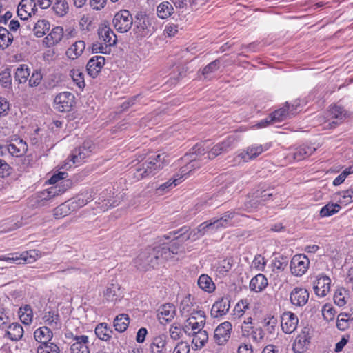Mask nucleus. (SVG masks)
Segmentation results:
<instances>
[{
  "label": "nucleus",
  "mask_w": 353,
  "mask_h": 353,
  "mask_svg": "<svg viewBox=\"0 0 353 353\" xmlns=\"http://www.w3.org/2000/svg\"><path fill=\"white\" fill-rule=\"evenodd\" d=\"M232 324L228 321L221 323L214 330V339L219 345H225L230 338Z\"/></svg>",
  "instance_id": "obj_14"
},
{
  "label": "nucleus",
  "mask_w": 353,
  "mask_h": 353,
  "mask_svg": "<svg viewBox=\"0 0 353 353\" xmlns=\"http://www.w3.org/2000/svg\"><path fill=\"white\" fill-rule=\"evenodd\" d=\"M50 24L47 20H39L34 26V32L37 37H41L49 30Z\"/></svg>",
  "instance_id": "obj_48"
},
{
  "label": "nucleus",
  "mask_w": 353,
  "mask_h": 353,
  "mask_svg": "<svg viewBox=\"0 0 353 353\" xmlns=\"http://www.w3.org/2000/svg\"><path fill=\"white\" fill-rule=\"evenodd\" d=\"M165 157V153L154 154L139 162L131 171L134 179L139 181L156 174L168 163Z\"/></svg>",
  "instance_id": "obj_2"
},
{
  "label": "nucleus",
  "mask_w": 353,
  "mask_h": 353,
  "mask_svg": "<svg viewBox=\"0 0 353 353\" xmlns=\"http://www.w3.org/2000/svg\"><path fill=\"white\" fill-rule=\"evenodd\" d=\"M74 342L70 346L71 353H90L89 338L86 335L74 336Z\"/></svg>",
  "instance_id": "obj_23"
},
{
  "label": "nucleus",
  "mask_w": 353,
  "mask_h": 353,
  "mask_svg": "<svg viewBox=\"0 0 353 353\" xmlns=\"http://www.w3.org/2000/svg\"><path fill=\"white\" fill-rule=\"evenodd\" d=\"M42 320L47 327L52 330H59L62 326L59 312L55 310H45L42 316Z\"/></svg>",
  "instance_id": "obj_18"
},
{
  "label": "nucleus",
  "mask_w": 353,
  "mask_h": 353,
  "mask_svg": "<svg viewBox=\"0 0 353 353\" xmlns=\"http://www.w3.org/2000/svg\"><path fill=\"white\" fill-rule=\"evenodd\" d=\"M321 312L323 319L325 321H331L334 320L336 315V310L331 304H325L322 307Z\"/></svg>",
  "instance_id": "obj_57"
},
{
  "label": "nucleus",
  "mask_w": 353,
  "mask_h": 353,
  "mask_svg": "<svg viewBox=\"0 0 353 353\" xmlns=\"http://www.w3.org/2000/svg\"><path fill=\"white\" fill-rule=\"evenodd\" d=\"M94 332L99 340L105 342H108L111 340L113 334L112 330L106 323L98 324L94 329Z\"/></svg>",
  "instance_id": "obj_34"
},
{
  "label": "nucleus",
  "mask_w": 353,
  "mask_h": 353,
  "mask_svg": "<svg viewBox=\"0 0 353 353\" xmlns=\"http://www.w3.org/2000/svg\"><path fill=\"white\" fill-rule=\"evenodd\" d=\"M85 48V43L83 41H77L68 48L65 55L70 59L74 60L82 54Z\"/></svg>",
  "instance_id": "obj_32"
},
{
  "label": "nucleus",
  "mask_w": 353,
  "mask_h": 353,
  "mask_svg": "<svg viewBox=\"0 0 353 353\" xmlns=\"http://www.w3.org/2000/svg\"><path fill=\"white\" fill-rule=\"evenodd\" d=\"M63 28L61 26L54 27L50 33L43 39V44L46 47L57 45L63 37Z\"/></svg>",
  "instance_id": "obj_22"
},
{
  "label": "nucleus",
  "mask_w": 353,
  "mask_h": 353,
  "mask_svg": "<svg viewBox=\"0 0 353 353\" xmlns=\"http://www.w3.org/2000/svg\"><path fill=\"white\" fill-rule=\"evenodd\" d=\"M1 153L8 152L12 157H21L28 150V145L25 141L18 135L14 134L9 137L6 144L0 145Z\"/></svg>",
  "instance_id": "obj_3"
},
{
  "label": "nucleus",
  "mask_w": 353,
  "mask_h": 353,
  "mask_svg": "<svg viewBox=\"0 0 353 353\" xmlns=\"http://www.w3.org/2000/svg\"><path fill=\"white\" fill-rule=\"evenodd\" d=\"M234 264V259L232 257H226L225 259L221 260L217 266V270L219 273L224 274L226 272H229Z\"/></svg>",
  "instance_id": "obj_55"
},
{
  "label": "nucleus",
  "mask_w": 353,
  "mask_h": 353,
  "mask_svg": "<svg viewBox=\"0 0 353 353\" xmlns=\"http://www.w3.org/2000/svg\"><path fill=\"white\" fill-rule=\"evenodd\" d=\"M65 190V188L61 190L60 188H58V187L57 186L51 187L48 190H46L41 192L42 196H41V198L45 200L50 199L55 195L64 192Z\"/></svg>",
  "instance_id": "obj_59"
},
{
  "label": "nucleus",
  "mask_w": 353,
  "mask_h": 353,
  "mask_svg": "<svg viewBox=\"0 0 353 353\" xmlns=\"http://www.w3.org/2000/svg\"><path fill=\"white\" fill-rule=\"evenodd\" d=\"M268 285V279L263 274H258L254 276L250 282V289L254 292H261Z\"/></svg>",
  "instance_id": "obj_30"
},
{
  "label": "nucleus",
  "mask_w": 353,
  "mask_h": 353,
  "mask_svg": "<svg viewBox=\"0 0 353 353\" xmlns=\"http://www.w3.org/2000/svg\"><path fill=\"white\" fill-rule=\"evenodd\" d=\"M30 75V70L26 64H21L15 70L14 80L18 83H24Z\"/></svg>",
  "instance_id": "obj_40"
},
{
  "label": "nucleus",
  "mask_w": 353,
  "mask_h": 353,
  "mask_svg": "<svg viewBox=\"0 0 353 353\" xmlns=\"http://www.w3.org/2000/svg\"><path fill=\"white\" fill-rule=\"evenodd\" d=\"M130 323V317L126 314L117 315L113 322V325L116 331L119 332H125L128 327Z\"/></svg>",
  "instance_id": "obj_38"
},
{
  "label": "nucleus",
  "mask_w": 353,
  "mask_h": 353,
  "mask_svg": "<svg viewBox=\"0 0 353 353\" xmlns=\"http://www.w3.org/2000/svg\"><path fill=\"white\" fill-rule=\"evenodd\" d=\"M230 307V301L228 297H222L212 305L210 314L213 318H218L226 314Z\"/></svg>",
  "instance_id": "obj_20"
},
{
  "label": "nucleus",
  "mask_w": 353,
  "mask_h": 353,
  "mask_svg": "<svg viewBox=\"0 0 353 353\" xmlns=\"http://www.w3.org/2000/svg\"><path fill=\"white\" fill-rule=\"evenodd\" d=\"M74 96L70 92H63L57 94L54 99V107L61 112L71 110L74 104Z\"/></svg>",
  "instance_id": "obj_10"
},
{
  "label": "nucleus",
  "mask_w": 353,
  "mask_h": 353,
  "mask_svg": "<svg viewBox=\"0 0 353 353\" xmlns=\"http://www.w3.org/2000/svg\"><path fill=\"white\" fill-rule=\"evenodd\" d=\"M43 76L40 72L38 70H34L32 74L30 77L29 81H28V85L31 88L37 87L38 86L41 80H42Z\"/></svg>",
  "instance_id": "obj_64"
},
{
  "label": "nucleus",
  "mask_w": 353,
  "mask_h": 353,
  "mask_svg": "<svg viewBox=\"0 0 353 353\" xmlns=\"http://www.w3.org/2000/svg\"><path fill=\"white\" fill-rule=\"evenodd\" d=\"M350 299V291L345 288H338L334 294L333 300L339 307L345 306Z\"/></svg>",
  "instance_id": "obj_33"
},
{
  "label": "nucleus",
  "mask_w": 353,
  "mask_h": 353,
  "mask_svg": "<svg viewBox=\"0 0 353 353\" xmlns=\"http://www.w3.org/2000/svg\"><path fill=\"white\" fill-rule=\"evenodd\" d=\"M271 144L268 143L265 144H252L248 146L245 150L241 151L238 157L244 162H248L254 159L263 152L270 148Z\"/></svg>",
  "instance_id": "obj_11"
},
{
  "label": "nucleus",
  "mask_w": 353,
  "mask_h": 353,
  "mask_svg": "<svg viewBox=\"0 0 353 353\" xmlns=\"http://www.w3.org/2000/svg\"><path fill=\"white\" fill-rule=\"evenodd\" d=\"M134 32L137 37L143 38L149 37L152 33V30L148 18L144 17L137 18L134 22Z\"/></svg>",
  "instance_id": "obj_16"
},
{
  "label": "nucleus",
  "mask_w": 353,
  "mask_h": 353,
  "mask_svg": "<svg viewBox=\"0 0 353 353\" xmlns=\"http://www.w3.org/2000/svg\"><path fill=\"white\" fill-rule=\"evenodd\" d=\"M72 81L79 88H83L85 85L84 74L80 69H72L70 72Z\"/></svg>",
  "instance_id": "obj_51"
},
{
  "label": "nucleus",
  "mask_w": 353,
  "mask_h": 353,
  "mask_svg": "<svg viewBox=\"0 0 353 353\" xmlns=\"http://www.w3.org/2000/svg\"><path fill=\"white\" fill-rule=\"evenodd\" d=\"M341 210V206L338 203H328L324 205L320 210L321 217L331 216L337 213Z\"/></svg>",
  "instance_id": "obj_47"
},
{
  "label": "nucleus",
  "mask_w": 353,
  "mask_h": 353,
  "mask_svg": "<svg viewBox=\"0 0 353 353\" xmlns=\"http://www.w3.org/2000/svg\"><path fill=\"white\" fill-rule=\"evenodd\" d=\"M290 266L293 275L301 276L307 271L310 266V260L305 254H296L292 257Z\"/></svg>",
  "instance_id": "obj_9"
},
{
  "label": "nucleus",
  "mask_w": 353,
  "mask_h": 353,
  "mask_svg": "<svg viewBox=\"0 0 353 353\" xmlns=\"http://www.w3.org/2000/svg\"><path fill=\"white\" fill-rule=\"evenodd\" d=\"M299 106V103L290 105L286 102L282 108L272 112L271 114L275 123L292 118V117L295 115L296 113L297 108Z\"/></svg>",
  "instance_id": "obj_12"
},
{
  "label": "nucleus",
  "mask_w": 353,
  "mask_h": 353,
  "mask_svg": "<svg viewBox=\"0 0 353 353\" xmlns=\"http://www.w3.org/2000/svg\"><path fill=\"white\" fill-rule=\"evenodd\" d=\"M277 318L268 315L263 319V325L269 334H274L277 326Z\"/></svg>",
  "instance_id": "obj_50"
},
{
  "label": "nucleus",
  "mask_w": 353,
  "mask_h": 353,
  "mask_svg": "<svg viewBox=\"0 0 353 353\" xmlns=\"http://www.w3.org/2000/svg\"><path fill=\"white\" fill-rule=\"evenodd\" d=\"M179 239L178 236L169 243L163 242L154 248H148L141 252L134 259V265L141 270L146 271L172 258L181 250Z\"/></svg>",
  "instance_id": "obj_1"
},
{
  "label": "nucleus",
  "mask_w": 353,
  "mask_h": 353,
  "mask_svg": "<svg viewBox=\"0 0 353 353\" xmlns=\"http://www.w3.org/2000/svg\"><path fill=\"white\" fill-rule=\"evenodd\" d=\"M96 145L91 140L85 141L81 145L76 148L70 156V161L73 164H81L87 158L96 152Z\"/></svg>",
  "instance_id": "obj_4"
},
{
  "label": "nucleus",
  "mask_w": 353,
  "mask_h": 353,
  "mask_svg": "<svg viewBox=\"0 0 353 353\" xmlns=\"http://www.w3.org/2000/svg\"><path fill=\"white\" fill-rule=\"evenodd\" d=\"M234 139L232 137H229L223 140L222 142L215 145L210 151L208 153V158L212 159L218 155L227 152L232 149Z\"/></svg>",
  "instance_id": "obj_17"
},
{
  "label": "nucleus",
  "mask_w": 353,
  "mask_h": 353,
  "mask_svg": "<svg viewBox=\"0 0 353 353\" xmlns=\"http://www.w3.org/2000/svg\"><path fill=\"white\" fill-rule=\"evenodd\" d=\"M331 282V279L328 276L324 274H319L314 282L315 294L320 298L326 296L330 291Z\"/></svg>",
  "instance_id": "obj_13"
},
{
  "label": "nucleus",
  "mask_w": 353,
  "mask_h": 353,
  "mask_svg": "<svg viewBox=\"0 0 353 353\" xmlns=\"http://www.w3.org/2000/svg\"><path fill=\"white\" fill-rule=\"evenodd\" d=\"M346 117V111L339 105L330 107L326 113L325 121L323 123V129L335 128Z\"/></svg>",
  "instance_id": "obj_6"
},
{
  "label": "nucleus",
  "mask_w": 353,
  "mask_h": 353,
  "mask_svg": "<svg viewBox=\"0 0 353 353\" xmlns=\"http://www.w3.org/2000/svg\"><path fill=\"white\" fill-rule=\"evenodd\" d=\"M299 319L297 316L291 312H285L281 316V328L286 334H291L294 332L297 327Z\"/></svg>",
  "instance_id": "obj_15"
},
{
  "label": "nucleus",
  "mask_w": 353,
  "mask_h": 353,
  "mask_svg": "<svg viewBox=\"0 0 353 353\" xmlns=\"http://www.w3.org/2000/svg\"><path fill=\"white\" fill-rule=\"evenodd\" d=\"M93 199L94 196L92 194V191L90 190H84L74 199V201L72 203V204H74V206H72V208L74 210L76 208H81Z\"/></svg>",
  "instance_id": "obj_37"
},
{
  "label": "nucleus",
  "mask_w": 353,
  "mask_h": 353,
  "mask_svg": "<svg viewBox=\"0 0 353 353\" xmlns=\"http://www.w3.org/2000/svg\"><path fill=\"white\" fill-rule=\"evenodd\" d=\"M183 177V175L181 174L180 176H176L174 178L170 179L168 181L160 185L159 190L161 191H165L176 187L177 185L181 183Z\"/></svg>",
  "instance_id": "obj_54"
},
{
  "label": "nucleus",
  "mask_w": 353,
  "mask_h": 353,
  "mask_svg": "<svg viewBox=\"0 0 353 353\" xmlns=\"http://www.w3.org/2000/svg\"><path fill=\"white\" fill-rule=\"evenodd\" d=\"M167 336L160 334L154 336L149 346L150 353H166Z\"/></svg>",
  "instance_id": "obj_26"
},
{
  "label": "nucleus",
  "mask_w": 353,
  "mask_h": 353,
  "mask_svg": "<svg viewBox=\"0 0 353 353\" xmlns=\"http://www.w3.org/2000/svg\"><path fill=\"white\" fill-rule=\"evenodd\" d=\"M34 337L35 340L39 343H48L52 341L53 337V333L52 329L47 327L43 326L37 328L34 332Z\"/></svg>",
  "instance_id": "obj_35"
},
{
  "label": "nucleus",
  "mask_w": 353,
  "mask_h": 353,
  "mask_svg": "<svg viewBox=\"0 0 353 353\" xmlns=\"http://www.w3.org/2000/svg\"><path fill=\"white\" fill-rule=\"evenodd\" d=\"M71 211L70 204L63 203L54 209L53 216L55 219H61L68 215Z\"/></svg>",
  "instance_id": "obj_52"
},
{
  "label": "nucleus",
  "mask_w": 353,
  "mask_h": 353,
  "mask_svg": "<svg viewBox=\"0 0 353 353\" xmlns=\"http://www.w3.org/2000/svg\"><path fill=\"white\" fill-rule=\"evenodd\" d=\"M275 196L273 192L270 190H257L256 192V197L259 198L256 202L259 204L265 205L268 201L272 200Z\"/></svg>",
  "instance_id": "obj_53"
},
{
  "label": "nucleus",
  "mask_w": 353,
  "mask_h": 353,
  "mask_svg": "<svg viewBox=\"0 0 353 353\" xmlns=\"http://www.w3.org/2000/svg\"><path fill=\"white\" fill-rule=\"evenodd\" d=\"M39 256V251L30 250L21 253H9L7 255H0V261L17 264L31 263L34 262Z\"/></svg>",
  "instance_id": "obj_5"
},
{
  "label": "nucleus",
  "mask_w": 353,
  "mask_h": 353,
  "mask_svg": "<svg viewBox=\"0 0 353 353\" xmlns=\"http://www.w3.org/2000/svg\"><path fill=\"white\" fill-rule=\"evenodd\" d=\"M183 327L179 323H174L169 328L170 338L174 341L180 339L183 336Z\"/></svg>",
  "instance_id": "obj_56"
},
{
  "label": "nucleus",
  "mask_w": 353,
  "mask_h": 353,
  "mask_svg": "<svg viewBox=\"0 0 353 353\" xmlns=\"http://www.w3.org/2000/svg\"><path fill=\"white\" fill-rule=\"evenodd\" d=\"M5 331L4 337L12 341H18L23 336L24 330L19 323H10L3 330Z\"/></svg>",
  "instance_id": "obj_21"
},
{
  "label": "nucleus",
  "mask_w": 353,
  "mask_h": 353,
  "mask_svg": "<svg viewBox=\"0 0 353 353\" xmlns=\"http://www.w3.org/2000/svg\"><path fill=\"white\" fill-rule=\"evenodd\" d=\"M315 150L316 149L312 146L302 145L296 148L291 155L295 161H299L309 157Z\"/></svg>",
  "instance_id": "obj_31"
},
{
  "label": "nucleus",
  "mask_w": 353,
  "mask_h": 353,
  "mask_svg": "<svg viewBox=\"0 0 353 353\" xmlns=\"http://www.w3.org/2000/svg\"><path fill=\"white\" fill-rule=\"evenodd\" d=\"M309 299L308 291L303 288L296 287L290 293V299L292 305L297 307L305 305Z\"/></svg>",
  "instance_id": "obj_19"
},
{
  "label": "nucleus",
  "mask_w": 353,
  "mask_h": 353,
  "mask_svg": "<svg viewBox=\"0 0 353 353\" xmlns=\"http://www.w3.org/2000/svg\"><path fill=\"white\" fill-rule=\"evenodd\" d=\"M209 232H216L212 219L201 223L196 229L190 232L186 239H192L193 240H195L203 236Z\"/></svg>",
  "instance_id": "obj_25"
},
{
  "label": "nucleus",
  "mask_w": 353,
  "mask_h": 353,
  "mask_svg": "<svg viewBox=\"0 0 353 353\" xmlns=\"http://www.w3.org/2000/svg\"><path fill=\"white\" fill-rule=\"evenodd\" d=\"M19 316L21 321L25 325H30L32 322L33 312L29 305H26L19 308Z\"/></svg>",
  "instance_id": "obj_43"
},
{
  "label": "nucleus",
  "mask_w": 353,
  "mask_h": 353,
  "mask_svg": "<svg viewBox=\"0 0 353 353\" xmlns=\"http://www.w3.org/2000/svg\"><path fill=\"white\" fill-rule=\"evenodd\" d=\"M112 23L119 32H127L133 24L132 16L127 10H120L115 14Z\"/></svg>",
  "instance_id": "obj_8"
},
{
  "label": "nucleus",
  "mask_w": 353,
  "mask_h": 353,
  "mask_svg": "<svg viewBox=\"0 0 353 353\" xmlns=\"http://www.w3.org/2000/svg\"><path fill=\"white\" fill-rule=\"evenodd\" d=\"M120 290V287L117 283H111L110 284L105 291L104 292V298L107 301H117L120 294H119Z\"/></svg>",
  "instance_id": "obj_42"
},
{
  "label": "nucleus",
  "mask_w": 353,
  "mask_h": 353,
  "mask_svg": "<svg viewBox=\"0 0 353 353\" xmlns=\"http://www.w3.org/2000/svg\"><path fill=\"white\" fill-rule=\"evenodd\" d=\"M105 64V58L103 56H94L88 62L86 69L88 74L94 78Z\"/></svg>",
  "instance_id": "obj_24"
},
{
  "label": "nucleus",
  "mask_w": 353,
  "mask_h": 353,
  "mask_svg": "<svg viewBox=\"0 0 353 353\" xmlns=\"http://www.w3.org/2000/svg\"><path fill=\"white\" fill-rule=\"evenodd\" d=\"M37 353H61L59 347L52 341L39 344L37 347Z\"/></svg>",
  "instance_id": "obj_45"
},
{
  "label": "nucleus",
  "mask_w": 353,
  "mask_h": 353,
  "mask_svg": "<svg viewBox=\"0 0 353 353\" xmlns=\"http://www.w3.org/2000/svg\"><path fill=\"white\" fill-rule=\"evenodd\" d=\"M336 199L341 205H347L353 202V187L339 192L336 194Z\"/></svg>",
  "instance_id": "obj_44"
},
{
  "label": "nucleus",
  "mask_w": 353,
  "mask_h": 353,
  "mask_svg": "<svg viewBox=\"0 0 353 353\" xmlns=\"http://www.w3.org/2000/svg\"><path fill=\"white\" fill-rule=\"evenodd\" d=\"M220 66V61L219 60H214L208 64L203 70L202 74L205 78H208L209 75L216 72Z\"/></svg>",
  "instance_id": "obj_60"
},
{
  "label": "nucleus",
  "mask_w": 353,
  "mask_h": 353,
  "mask_svg": "<svg viewBox=\"0 0 353 353\" xmlns=\"http://www.w3.org/2000/svg\"><path fill=\"white\" fill-rule=\"evenodd\" d=\"M287 266V261L285 258L281 257V259L275 258L272 262V270L276 272H280L284 270Z\"/></svg>",
  "instance_id": "obj_63"
},
{
  "label": "nucleus",
  "mask_w": 353,
  "mask_h": 353,
  "mask_svg": "<svg viewBox=\"0 0 353 353\" xmlns=\"http://www.w3.org/2000/svg\"><path fill=\"white\" fill-rule=\"evenodd\" d=\"M11 72L9 68H6L0 72V83L3 88H8L11 85Z\"/></svg>",
  "instance_id": "obj_62"
},
{
  "label": "nucleus",
  "mask_w": 353,
  "mask_h": 353,
  "mask_svg": "<svg viewBox=\"0 0 353 353\" xmlns=\"http://www.w3.org/2000/svg\"><path fill=\"white\" fill-rule=\"evenodd\" d=\"M13 41V35L4 27H0V49L8 48Z\"/></svg>",
  "instance_id": "obj_46"
},
{
  "label": "nucleus",
  "mask_w": 353,
  "mask_h": 353,
  "mask_svg": "<svg viewBox=\"0 0 353 353\" xmlns=\"http://www.w3.org/2000/svg\"><path fill=\"white\" fill-rule=\"evenodd\" d=\"M98 34L104 44L109 47L113 46L117 43V36L108 26L100 27L98 30Z\"/></svg>",
  "instance_id": "obj_27"
},
{
  "label": "nucleus",
  "mask_w": 353,
  "mask_h": 353,
  "mask_svg": "<svg viewBox=\"0 0 353 353\" xmlns=\"http://www.w3.org/2000/svg\"><path fill=\"white\" fill-rule=\"evenodd\" d=\"M175 316V307L172 304H165L161 307L157 316L161 323L171 321Z\"/></svg>",
  "instance_id": "obj_29"
},
{
  "label": "nucleus",
  "mask_w": 353,
  "mask_h": 353,
  "mask_svg": "<svg viewBox=\"0 0 353 353\" xmlns=\"http://www.w3.org/2000/svg\"><path fill=\"white\" fill-rule=\"evenodd\" d=\"M307 339L305 336L299 335L294 341L293 350L296 353H302L305 350Z\"/></svg>",
  "instance_id": "obj_58"
},
{
  "label": "nucleus",
  "mask_w": 353,
  "mask_h": 353,
  "mask_svg": "<svg viewBox=\"0 0 353 353\" xmlns=\"http://www.w3.org/2000/svg\"><path fill=\"white\" fill-rule=\"evenodd\" d=\"M198 285L203 291L211 293L215 290L212 279L207 274H201L198 279Z\"/></svg>",
  "instance_id": "obj_41"
},
{
  "label": "nucleus",
  "mask_w": 353,
  "mask_h": 353,
  "mask_svg": "<svg viewBox=\"0 0 353 353\" xmlns=\"http://www.w3.org/2000/svg\"><path fill=\"white\" fill-rule=\"evenodd\" d=\"M174 12V6L170 1H163L157 6V14L161 19H168Z\"/></svg>",
  "instance_id": "obj_36"
},
{
  "label": "nucleus",
  "mask_w": 353,
  "mask_h": 353,
  "mask_svg": "<svg viewBox=\"0 0 353 353\" xmlns=\"http://www.w3.org/2000/svg\"><path fill=\"white\" fill-rule=\"evenodd\" d=\"M266 265V260L261 254H257L254 256L252 263V267L255 270L263 272Z\"/></svg>",
  "instance_id": "obj_61"
},
{
  "label": "nucleus",
  "mask_w": 353,
  "mask_h": 353,
  "mask_svg": "<svg viewBox=\"0 0 353 353\" xmlns=\"http://www.w3.org/2000/svg\"><path fill=\"white\" fill-rule=\"evenodd\" d=\"M205 324V312L203 310H199L195 313H193V315L188 318L185 325L183 327V332L188 335H190L191 333L202 330Z\"/></svg>",
  "instance_id": "obj_7"
},
{
  "label": "nucleus",
  "mask_w": 353,
  "mask_h": 353,
  "mask_svg": "<svg viewBox=\"0 0 353 353\" xmlns=\"http://www.w3.org/2000/svg\"><path fill=\"white\" fill-rule=\"evenodd\" d=\"M198 307H195L193 303V298L188 294L185 296L181 301L179 311L182 316H192L193 313L199 311Z\"/></svg>",
  "instance_id": "obj_28"
},
{
  "label": "nucleus",
  "mask_w": 353,
  "mask_h": 353,
  "mask_svg": "<svg viewBox=\"0 0 353 353\" xmlns=\"http://www.w3.org/2000/svg\"><path fill=\"white\" fill-rule=\"evenodd\" d=\"M52 8L58 16L63 17L69 11V5L66 0H56Z\"/></svg>",
  "instance_id": "obj_49"
},
{
  "label": "nucleus",
  "mask_w": 353,
  "mask_h": 353,
  "mask_svg": "<svg viewBox=\"0 0 353 353\" xmlns=\"http://www.w3.org/2000/svg\"><path fill=\"white\" fill-rule=\"evenodd\" d=\"M190 336H192V343L196 349L203 347L208 340V332L203 330L191 333Z\"/></svg>",
  "instance_id": "obj_39"
}]
</instances>
